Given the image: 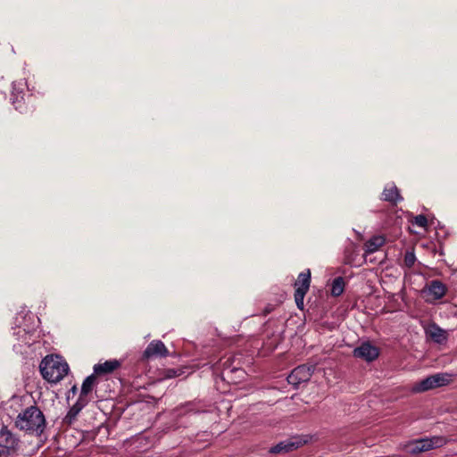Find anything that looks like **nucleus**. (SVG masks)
Wrapping results in <instances>:
<instances>
[{
    "label": "nucleus",
    "mask_w": 457,
    "mask_h": 457,
    "mask_svg": "<svg viewBox=\"0 0 457 457\" xmlns=\"http://www.w3.org/2000/svg\"><path fill=\"white\" fill-rule=\"evenodd\" d=\"M69 371L68 363L60 356L48 355L40 363L43 378L50 383L61 381Z\"/></svg>",
    "instance_id": "obj_1"
},
{
    "label": "nucleus",
    "mask_w": 457,
    "mask_h": 457,
    "mask_svg": "<svg viewBox=\"0 0 457 457\" xmlns=\"http://www.w3.org/2000/svg\"><path fill=\"white\" fill-rule=\"evenodd\" d=\"M45 422L42 411L37 407L31 406L18 415L15 424L18 428H42Z\"/></svg>",
    "instance_id": "obj_2"
},
{
    "label": "nucleus",
    "mask_w": 457,
    "mask_h": 457,
    "mask_svg": "<svg viewBox=\"0 0 457 457\" xmlns=\"http://www.w3.org/2000/svg\"><path fill=\"white\" fill-rule=\"evenodd\" d=\"M445 444V439L443 436L423 437L410 441L405 445V449L411 454H420L441 447Z\"/></svg>",
    "instance_id": "obj_3"
},
{
    "label": "nucleus",
    "mask_w": 457,
    "mask_h": 457,
    "mask_svg": "<svg viewBox=\"0 0 457 457\" xmlns=\"http://www.w3.org/2000/svg\"><path fill=\"white\" fill-rule=\"evenodd\" d=\"M450 375L447 373H436L427 377L426 378L416 382L412 385L411 391L412 393H422L440 386H446L450 383Z\"/></svg>",
    "instance_id": "obj_4"
},
{
    "label": "nucleus",
    "mask_w": 457,
    "mask_h": 457,
    "mask_svg": "<svg viewBox=\"0 0 457 457\" xmlns=\"http://www.w3.org/2000/svg\"><path fill=\"white\" fill-rule=\"evenodd\" d=\"M19 437L12 430H0V457H17Z\"/></svg>",
    "instance_id": "obj_5"
},
{
    "label": "nucleus",
    "mask_w": 457,
    "mask_h": 457,
    "mask_svg": "<svg viewBox=\"0 0 457 457\" xmlns=\"http://www.w3.org/2000/svg\"><path fill=\"white\" fill-rule=\"evenodd\" d=\"M312 440V436L310 435H301V436H291L282 442H279L275 446L270 449V453H288L290 451L295 450L300 446L309 443Z\"/></svg>",
    "instance_id": "obj_6"
},
{
    "label": "nucleus",
    "mask_w": 457,
    "mask_h": 457,
    "mask_svg": "<svg viewBox=\"0 0 457 457\" xmlns=\"http://www.w3.org/2000/svg\"><path fill=\"white\" fill-rule=\"evenodd\" d=\"M314 370V366L300 365L294 369L287 377V381L294 386L310 380Z\"/></svg>",
    "instance_id": "obj_7"
},
{
    "label": "nucleus",
    "mask_w": 457,
    "mask_h": 457,
    "mask_svg": "<svg viewBox=\"0 0 457 457\" xmlns=\"http://www.w3.org/2000/svg\"><path fill=\"white\" fill-rule=\"evenodd\" d=\"M379 355V349L370 342H363L353 350V356L368 362L373 361Z\"/></svg>",
    "instance_id": "obj_8"
},
{
    "label": "nucleus",
    "mask_w": 457,
    "mask_h": 457,
    "mask_svg": "<svg viewBox=\"0 0 457 457\" xmlns=\"http://www.w3.org/2000/svg\"><path fill=\"white\" fill-rule=\"evenodd\" d=\"M169 354L165 345L160 340L152 341L144 352V356L147 359L151 357H165Z\"/></svg>",
    "instance_id": "obj_9"
},
{
    "label": "nucleus",
    "mask_w": 457,
    "mask_h": 457,
    "mask_svg": "<svg viewBox=\"0 0 457 457\" xmlns=\"http://www.w3.org/2000/svg\"><path fill=\"white\" fill-rule=\"evenodd\" d=\"M426 334L436 343L441 344L446 340V332L436 324H430L426 328Z\"/></svg>",
    "instance_id": "obj_10"
},
{
    "label": "nucleus",
    "mask_w": 457,
    "mask_h": 457,
    "mask_svg": "<svg viewBox=\"0 0 457 457\" xmlns=\"http://www.w3.org/2000/svg\"><path fill=\"white\" fill-rule=\"evenodd\" d=\"M86 404L85 402L78 401L68 411L66 416L63 418L62 425L63 426H71L73 424V421L76 420L79 412L81 411L83 406Z\"/></svg>",
    "instance_id": "obj_11"
},
{
    "label": "nucleus",
    "mask_w": 457,
    "mask_h": 457,
    "mask_svg": "<svg viewBox=\"0 0 457 457\" xmlns=\"http://www.w3.org/2000/svg\"><path fill=\"white\" fill-rule=\"evenodd\" d=\"M385 244V238L381 236H375L365 244L364 256L378 251Z\"/></svg>",
    "instance_id": "obj_12"
},
{
    "label": "nucleus",
    "mask_w": 457,
    "mask_h": 457,
    "mask_svg": "<svg viewBox=\"0 0 457 457\" xmlns=\"http://www.w3.org/2000/svg\"><path fill=\"white\" fill-rule=\"evenodd\" d=\"M428 292L432 295L434 300H438L445 295L446 287L442 282L433 280L428 287Z\"/></svg>",
    "instance_id": "obj_13"
},
{
    "label": "nucleus",
    "mask_w": 457,
    "mask_h": 457,
    "mask_svg": "<svg viewBox=\"0 0 457 457\" xmlns=\"http://www.w3.org/2000/svg\"><path fill=\"white\" fill-rule=\"evenodd\" d=\"M311 283V271L307 270L305 272H302L299 274L296 282L295 283V287L296 291H301L303 293H307L310 287Z\"/></svg>",
    "instance_id": "obj_14"
},
{
    "label": "nucleus",
    "mask_w": 457,
    "mask_h": 457,
    "mask_svg": "<svg viewBox=\"0 0 457 457\" xmlns=\"http://www.w3.org/2000/svg\"><path fill=\"white\" fill-rule=\"evenodd\" d=\"M120 366V362L117 360L106 361L104 363L96 364L94 371L96 374H106L112 372Z\"/></svg>",
    "instance_id": "obj_15"
},
{
    "label": "nucleus",
    "mask_w": 457,
    "mask_h": 457,
    "mask_svg": "<svg viewBox=\"0 0 457 457\" xmlns=\"http://www.w3.org/2000/svg\"><path fill=\"white\" fill-rule=\"evenodd\" d=\"M383 199L396 204L402 200L398 188L395 185H387L383 191Z\"/></svg>",
    "instance_id": "obj_16"
},
{
    "label": "nucleus",
    "mask_w": 457,
    "mask_h": 457,
    "mask_svg": "<svg viewBox=\"0 0 457 457\" xmlns=\"http://www.w3.org/2000/svg\"><path fill=\"white\" fill-rule=\"evenodd\" d=\"M96 382L95 375L88 376L83 382L81 386V393L79 396V401L87 403V400L84 399L92 390Z\"/></svg>",
    "instance_id": "obj_17"
},
{
    "label": "nucleus",
    "mask_w": 457,
    "mask_h": 457,
    "mask_svg": "<svg viewBox=\"0 0 457 457\" xmlns=\"http://www.w3.org/2000/svg\"><path fill=\"white\" fill-rule=\"evenodd\" d=\"M345 282L343 278L338 277L332 283L331 294L334 296H339L344 292Z\"/></svg>",
    "instance_id": "obj_18"
},
{
    "label": "nucleus",
    "mask_w": 457,
    "mask_h": 457,
    "mask_svg": "<svg viewBox=\"0 0 457 457\" xmlns=\"http://www.w3.org/2000/svg\"><path fill=\"white\" fill-rule=\"evenodd\" d=\"M404 265L408 268H411L414 265L416 262V257L413 252L408 251L404 255Z\"/></svg>",
    "instance_id": "obj_19"
},
{
    "label": "nucleus",
    "mask_w": 457,
    "mask_h": 457,
    "mask_svg": "<svg viewBox=\"0 0 457 457\" xmlns=\"http://www.w3.org/2000/svg\"><path fill=\"white\" fill-rule=\"evenodd\" d=\"M305 295H306V293L302 292V290L301 291L295 290V301L297 307L300 310L303 309V306H304L303 299H304Z\"/></svg>",
    "instance_id": "obj_20"
},
{
    "label": "nucleus",
    "mask_w": 457,
    "mask_h": 457,
    "mask_svg": "<svg viewBox=\"0 0 457 457\" xmlns=\"http://www.w3.org/2000/svg\"><path fill=\"white\" fill-rule=\"evenodd\" d=\"M414 223L420 228H426L428 220L424 215H418L414 218Z\"/></svg>",
    "instance_id": "obj_21"
},
{
    "label": "nucleus",
    "mask_w": 457,
    "mask_h": 457,
    "mask_svg": "<svg viewBox=\"0 0 457 457\" xmlns=\"http://www.w3.org/2000/svg\"><path fill=\"white\" fill-rule=\"evenodd\" d=\"M179 375V373L178 372V370H168L166 372V378H175Z\"/></svg>",
    "instance_id": "obj_22"
},
{
    "label": "nucleus",
    "mask_w": 457,
    "mask_h": 457,
    "mask_svg": "<svg viewBox=\"0 0 457 457\" xmlns=\"http://www.w3.org/2000/svg\"><path fill=\"white\" fill-rule=\"evenodd\" d=\"M195 404L193 403H187L185 408H187V411H194L195 409L193 408Z\"/></svg>",
    "instance_id": "obj_23"
}]
</instances>
